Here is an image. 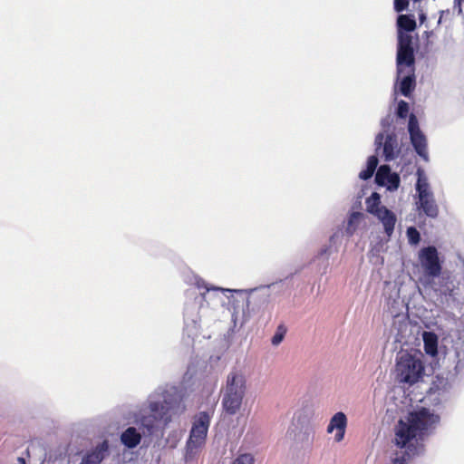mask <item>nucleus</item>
<instances>
[{
	"mask_svg": "<svg viewBox=\"0 0 464 464\" xmlns=\"http://www.w3.org/2000/svg\"><path fill=\"white\" fill-rule=\"evenodd\" d=\"M186 282L195 285L198 290H204L194 296L193 299L188 300L184 307L183 333L192 339L198 334L202 325L208 326L218 319V310L225 304L222 295L227 299L232 321L237 324L238 320H241V324H243L250 317V294L256 290L269 287V285L250 289L218 287L210 285L193 273L188 276Z\"/></svg>",
	"mask_w": 464,
	"mask_h": 464,
	"instance_id": "obj_1",
	"label": "nucleus"
},
{
	"mask_svg": "<svg viewBox=\"0 0 464 464\" xmlns=\"http://www.w3.org/2000/svg\"><path fill=\"white\" fill-rule=\"evenodd\" d=\"M186 411L184 392L173 384H162L150 392L146 400L132 411V418L143 435L161 432Z\"/></svg>",
	"mask_w": 464,
	"mask_h": 464,
	"instance_id": "obj_2",
	"label": "nucleus"
},
{
	"mask_svg": "<svg viewBox=\"0 0 464 464\" xmlns=\"http://www.w3.org/2000/svg\"><path fill=\"white\" fill-rule=\"evenodd\" d=\"M440 416L426 408H420L409 413L407 420H400L395 431V444L401 449L411 445L415 440H422L433 433Z\"/></svg>",
	"mask_w": 464,
	"mask_h": 464,
	"instance_id": "obj_3",
	"label": "nucleus"
},
{
	"mask_svg": "<svg viewBox=\"0 0 464 464\" xmlns=\"http://www.w3.org/2000/svg\"><path fill=\"white\" fill-rule=\"evenodd\" d=\"M221 406L225 414L236 415L241 409L247 392L246 378L237 370L231 371L221 391Z\"/></svg>",
	"mask_w": 464,
	"mask_h": 464,
	"instance_id": "obj_4",
	"label": "nucleus"
},
{
	"mask_svg": "<svg viewBox=\"0 0 464 464\" xmlns=\"http://www.w3.org/2000/svg\"><path fill=\"white\" fill-rule=\"evenodd\" d=\"M417 180L415 183V205L419 215H424L429 218L435 219L439 216V206L436 202L434 194L425 171L419 168L416 171Z\"/></svg>",
	"mask_w": 464,
	"mask_h": 464,
	"instance_id": "obj_5",
	"label": "nucleus"
},
{
	"mask_svg": "<svg viewBox=\"0 0 464 464\" xmlns=\"http://www.w3.org/2000/svg\"><path fill=\"white\" fill-rule=\"evenodd\" d=\"M424 366L419 357L409 353H401L396 363L397 380L399 382L413 384L422 376Z\"/></svg>",
	"mask_w": 464,
	"mask_h": 464,
	"instance_id": "obj_6",
	"label": "nucleus"
},
{
	"mask_svg": "<svg viewBox=\"0 0 464 464\" xmlns=\"http://www.w3.org/2000/svg\"><path fill=\"white\" fill-rule=\"evenodd\" d=\"M210 420V413L205 411H199L194 416L189 437L187 441V454H194V450L205 444Z\"/></svg>",
	"mask_w": 464,
	"mask_h": 464,
	"instance_id": "obj_7",
	"label": "nucleus"
},
{
	"mask_svg": "<svg viewBox=\"0 0 464 464\" xmlns=\"http://www.w3.org/2000/svg\"><path fill=\"white\" fill-rule=\"evenodd\" d=\"M418 259L424 277L429 283L434 281L442 273V261L434 246H424L418 253Z\"/></svg>",
	"mask_w": 464,
	"mask_h": 464,
	"instance_id": "obj_8",
	"label": "nucleus"
},
{
	"mask_svg": "<svg viewBox=\"0 0 464 464\" xmlns=\"http://www.w3.org/2000/svg\"><path fill=\"white\" fill-rule=\"evenodd\" d=\"M314 435V429L310 425L307 417L302 413H295L287 429L286 437L305 447L311 444Z\"/></svg>",
	"mask_w": 464,
	"mask_h": 464,
	"instance_id": "obj_9",
	"label": "nucleus"
},
{
	"mask_svg": "<svg viewBox=\"0 0 464 464\" xmlns=\"http://www.w3.org/2000/svg\"><path fill=\"white\" fill-rule=\"evenodd\" d=\"M375 151L385 161L390 162L396 160L401 151V146L399 143L398 136L395 132H378L374 139Z\"/></svg>",
	"mask_w": 464,
	"mask_h": 464,
	"instance_id": "obj_10",
	"label": "nucleus"
},
{
	"mask_svg": "<svg viewBox=\"0 0 464 464\" xmlns=\"http://www.w3.org/2000/svg\"><path fill=\"white\" fill-rule=\"evenodd\" d=\"M407 131L411 144L416 154L425 162H429L428 140L420 128L418 118L413 113L409 115Z\"/></svg>",
	"mask_w": 464,
	"mask_h": 464,
	"instance_id": "obj_11",
	"label": "nucleus"
},
{
	"mask_svg": "<svg viewBox=\"0 0 464 464\" xmlns=\"http://www.w3.org/2000/svg\"><path fill=\"white\" fill-rule=\"evenodd\" d=\"M436 279H438V282L431 281L433 283L432 288L440 295L445 296L449 305L455 306L459 304V288L453 276L449 272H442Z\"/></svg>",
	"mask_w": 464,
	"mask_h": 464,
	"instance_id": "obj_12",
	"label": "nucleus"
},
{
	"mask_svg": "<svg viewBox=\"0 0 464 464\" xmlns=\"http://www.w3.org/2000/svg\"><path fill=\"white\" fill-rule=\"evenodd\" d=\"M375 182L378 186L385 187L389 191H395L401 184L400 175L392 172L389 165H381L375 174Z\"/></svg>",
	"mask_w": 464,
	"mask_h": 464,
	"instance_id": "obj_13",
	"label": "nucleus"
},
{
	"mask_svg": "<svg viewBox=\"0 0 464 464\" xmlns=\"http://www.w3.org/2000/svg\"><path fill=\"white\" fill-rule=\"evenodd\" d=\"M453 379L437 376L430 388V397L435 404H440L449 399Z\"/></svg>",
	"mask_w": 464,
	"mask_h": 464,
	"instance_id": "obj_14",
	"label": "nucleus"
},
{
	"mask_svg": "<svg viewBox=\"0 0 464 464\" xmlns=\"http://www.w3.org/2000/svg\"><path fill=\"white\" fill-rule=\"evenodd\" d=\"M336 234H334L330 237L329 242L326 245H324L319 251L317 252L313 262L317 263L318 271L322 274L326 273L329 266V258L331 255L336 251L334 248V245L335 243Z\"/></svg>",
	"mask_w": 464,
	"mask_h": 464,
	"instance_id": "obj_15",
	"label": "nucleus"
},
{
	"mask_svg": "<svg viewBox=\"0 0 464 464\" xmlns=\"http://www.w3.org/2000/svg\"><path fill=\"white\" fill-rule=\"evenodd\" d=\"M110 446L108 440L98 443L93 449L87 451L82 458L80 464H100L108 457Z\"/></svg>",
	"mask_w": 464,
	"mask_h": 464,
	"instance_id": "obj_16",
	"label": "nucleus"
},
{
	"mask_svg": "<svg viewBox=\"0 0 464 464\" xmlns=\"http://www.w3.org/2000/svg\"><path fill=\"white\" fill-rule=\"evenodd\" d=\"M347 426V417L343 411H338L333 415L327 426V433H332L336 430L334 440L340 442L343 440L345 429Z\"/></svg>",
	"mask_w": 464,
	"mask_h": 464,
	"instance_id": "obj_17",
	"label": "nucleus"
},
{
	"mask_svg": "<svg viewBox=\"0 0 464 464\" xmlns=\"http://www.w3.org/2000/svg\"><path fill=\"white\" fill-rule=\"evenodd\" d=\"M414 49H397L396 67L399 76L404 72V70H414Z\"/></svg>",
	"mask_w": 464,
	"mask_h": 464,
	"instance_id": "obj_18",
	"label": "nucleus"
},
{
	"mask_svg": "<svg viewBox=\"0 0 464 464\" xmlns=\"http://www.w3.org/2000/svg\"><path fill=\"white\" fill-rule=\"evenodd\" d=\"M415 86L416 79L414 70H404V72L401 76L397 74L395 89L398 87L401 95L410 97Z\"/></svg>",
	"mask_w": 464,
	"mask_h": 464,
	"instance_id": "obj_19",
	"label": "nucleus"
},
{
	"mask_svg": "<svg viewBox=\"0 0 464 464\" xmlns=\"http://www.w3.org/2000/svg\"><path fill=\"white\" fill-rule=\"evenodd\" d=\"M142 434L139 429L130 426L124 430L120 436L121 443L127 449H135L141 441Z\"/></svg>",
	"mask_w": 464,
	"mask_h": 464,
	"instance_id": "obj_20",
	"label": "nucleus"
},
{
	"mask_svg": "<svg viewBox=\"0 0 464 464\" xmlns=\"http://www.w3.org/2000/svg\"><path fill=\"white\" fill-rule=\"evenodd\" d=\"M375 217L382 224L384 233L390 237L394 231V227L397 221L395 214L387 208H383L382 210H381V212H379Z\"/></svg>",
	"mask_w": 464,
	"mask_h": 464,
	"instance_id": "obj_21",
	"label": "nucleus"
},
{
	"mask_svg": "<svg viewBox=\"0 0 464 464\" xmlns=\"http://www.w3.org/2000/svg\"><path fill=\"white\" fill-rule=\"evenodd\" d=\"M424 351L431 357L438 354V336L432 332L424 331L422 333Z\"/></svg>",
	"mask_w": 464,
	"mask_h": 464,
	"instance_id": "obj_22",
	"label": "nucleus"
},
{
	"mask_svg": "<svg viewBox=\"0 0 464 464\" xmlns=\"http://www.w3.org/2000/svg\"><path fill=\"white\" fill-rule=\"evenodd\" d=\"M416 28V20L413 14H399L397 17L398 34H410Z\"/></svg>",
	"mask_w": 464,
	"mask_h": 464,
	"instance_id": "obj_23",
	"label": "nucleus"
},
{
	"mask_svg": "<svg viewBox=\"0 0 464 464\" xmlns=\"http://www.w3.org/2000/svg\"><path fill=\"white\" fill-rule=\"evenodd\" d=\"M381 196L377 192H372V195L366 198L365 204H366V209L367 211L376 216L381 210H382L384 206H382L381 204Z\"/></svg>",
	"mask_w": 464,
	"mask_h": 464,
	"instance_id": "obj_24",
	"label": "nucleus"
},
{
	"mask_svg": "<svg viewBox=\"0 0 464 464\" xmlns=\"http://www.w3.org/2000/svg\"><path fill=\"white\" fill-rule=\"evenodd\" d=\"M362 218V214L360 212H353L350 215L345 227V234L347 237H352L353 235Z\"/></svg>",
	"mask_w": 464,
	"mask_h": 464,
	"instance_id": "obj_25",
	"label": "nucleus"
},
{
	"mask_svg": "<svg viewBox=\"0 0 464 464\" xmlns=\"http://www.w3.org/2000/svg\"><path fill=\"white\" fill-rule=\"evenodd\" d=\"M412 445H407L405 448L407 450L403 452L397 453L396 457L392 459V464H407L408 459L415 455L418 454L417 449L414 448L411 449Z\"/></svg>",
	"mask_w": 464,
	"mask_h": 464,
	"instance_id": "obj_26",
	"label": "nucleus"
},
{
	"mask_svg": "<svg viewBox=\"0 0 464 464\" xmlns=\"http://www.w3.org/2000/svg\"><path fill=\"white\" fill-rule=\"evenodd\" d=\"M287 333V327L284 323H281L276 330L275 334L271 338V343L273 346H278L285 337Z\"/></svg>",
	"mask_w": 464,
	"mask_h": 464,
	"instance_id": "obj_27",
	"label": "nucleus"
},
{
	"mask_svg": "<svg viewBox=\"0 0 464 464\" xmlns=\"http://www.w3.org/2000/svg\"><path fill=\"white\" fill-rule=\"evenodd\" d=\"M397 49H413L412 36L410 34H398Z\"/></svg>",
	"mask_w": 464,
	"mask_h": 464,
	"instance_id": "obj_28",
	"label": "nucleus"
},
{
	"mask_svg": "<svg viewBox=\"0 0 464 464\" xmlns=\"http://www.w3.org/2000/svg\"><path fill=\"white\" fill-rule=\"evenodd\" d=\"M406 235L409 244L411 246L418 245L421 239L420 233L415 227H409L407 228Z\"/></svg>",
	"mask_w": 464,
	"mask_h": 464,
	"instance_id": "obj_29",
	"label": "nucleus"
},
{
	"mask_svg": "<svg viewBox=\"0 0 464 464\" xmlns=\"http://www.w3.org/2000/svg\"><path fill=\"white\" fill-rule=\"evenodd\" d=\"M454 356L457 359V362L454 366L453 372H449L448 375H450V379H455L464 369V359L460 358V353L456 351Z\"/></svg>",
	"mask_w": 464,
	"mask_h": 464,
	"instance_id": "obj_30",
	"label": "nucleus"
},
{
	"mask_svg": "<svg viewBox=\"0 0 464 464\" xmlns=\"http://www.w3.org/2000/svg\"><path fill=\"white\" fill-rule=\"evenodd\" d=\"M393 118L392 115L388 114L384 118L381 120V131L384 132L385 135L389 134V132H395V128L392 126Z\"/></svg>",
	"mask_w": 464,
	"mask_h": 464,
	"instance_id": "obj_31",
	"label": "nucleus"
},
{
	"mask_svg": "<svg viewBox=\"0 0 464 464\" xmlns=\"http://www.w3.org/2000/svg\"><path fill=\"white\" fill-rule=\"evenodd\" d=\"M409 103L403 100H401L396 108V116L399 119L405 120L409 114Z\"/></svg>",
	"mask_w": 464,
	"mask_h": 464,
	"instance_id": "obj_32",
	"label": "nucleus"
},
{
	"mask_svg": "<svg viewBox=\"0 0 464 464\" xmlns=\"http://www.w3.org/2000/svg\"><path fill=\"white\" fill-rule=\"evenodd\" d=\"M255 459L251 454H241L239 455L232 464H254Z\"/></svg>",
	"mask_w": 464,
	"mask_h": 464,
	"instance_id": "obj_33",
	"label": "nucleus"
},
{
	"mask_svg": "<svg viewBox=\"0 0 464 464\" xmlns=\"http://www.w3.org/2000/svg\"><path fill=\"white\" fill-rule=\"evenodd\" d=\"M378 164H379L378 155L377 154L372 155L367 159L366 169H368L369 170H372V172H375V170L378 167Z\"/></svg>",
	"mask_w": 464,
	"mask_h": 464,
	"instance_id": "obj_34",
	"label": "nucleus"
},
{
	"mask_svg": "<svg viewBox=\"0 0 464 464\" xmlns=\"http://www.w3.org/2000/svg\"><path fill=\"white\" fill-rule=\"evenodd\" d=\"M409 6V0H394L393 7L397 13H401Z\"/></svg>",
	"mask_w": 464,
	"mask_h": 464,
	"instance_id": "obj_35",
	"label": "nucleus"
},
{
	"mask_svg": "<svg viewBox=\"0 0 464 464\" xmlns=\"http://www.w3.org/2000/svg\"><path fill=\"white\" fill-rule=\"evenodd\" d=\"M373 174L374 172H372V170L365 168L359 173V178L362 180H368L373 176Z\"/></svg>",
	"mask_w": 464,
	"mask_h": 464,
	"instance_id": "obj_36",
	"label": "nucleus"
},
{
	"mask_svg": "<svg viewBox=\"0 0 464 464\" xmlns=\"http://www.w3.org/2000/svg\"><path fill=\"white\" fill-rule=\"evenodd\" d=\"M463 3L464 0H454L453 9L454 11H457L459 15H461L463 14L461 6Z\"/></svg>",
	"mask_w": 464,
	"mask_h": 464,
	"instance_id": "obj_37",
	"label": "nucleus"
},
{
	"mask_svg": "<svg viewBox=\"0 0 464 464\" xmlns=\"http://www.w3.org/2000/svg\"><path fill=\"white\" fill-rule=\"evenodd\" d=\"M419 18H420V21L422 23V22H424V21L426 20V14H425L424 13H422V12H421V13L419 14Z\"/></svg>",
	"mask_w": 464,
	"mask_h": 464,
	"instance_id": "obj_38",
	"label": "nucleus"
},
{
	"mask_svg": "<svg viewBox=\"0 0 464 464\" xmlns=\"http://www.w3.org/2000/svg\"><path fill=\"white\" fill-rule=\"evenodd\" d=\"M18 464H26L25 459L23 457L17 459Z\"/></svg>",
	"mask_w": 464,
	"mask_h": 464,
	"instance_id": "obj_39",
	"label": "nucleus"
}]
</instances>
